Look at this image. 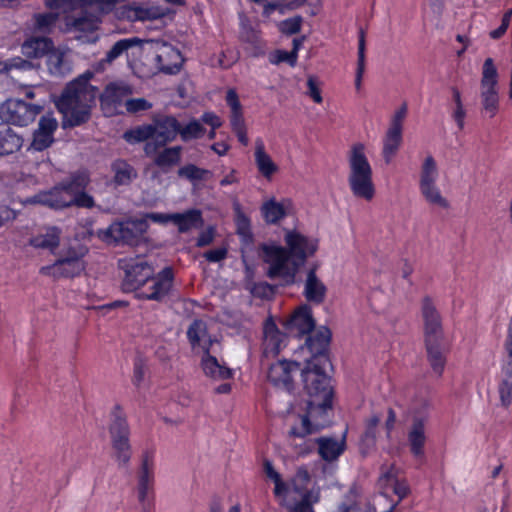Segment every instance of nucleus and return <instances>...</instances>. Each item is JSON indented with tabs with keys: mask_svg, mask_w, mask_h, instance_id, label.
<instances>
[{
	"mask_svg": "<svg viewBox=\"0 0 512 512\" xmlns=\"http://www.w3.org/2000/svg\"><path fill=\"white\" fill-rule=\"evenodd\" d=\"M331 338L330 330L326 327L320 328L314 335L307 338L306 344L311 353L318 355L309 362L302 372L305 389L308 393L307 414L301 418V427H293L290 435L304 438L314 432L310 418L318 414H324L331 407L332 389L330 379L325 373L329 364L328 358L323 355Z\"/></svg>",
	"mask_w": 512,
	"mask_h": 512,
	"instance_id": "1",
	"label": "nucleus"
},
{
	"mask_svg": "<svg viewBox=\"0 0 512 512\" xmlns=\"http://www.w3.org/2000/svg\"><path fill=\"white\" fill-rule=\"evenodd\" d=\"M284 240L287 249L264 244L261 251L262 259L267 264V276L288 285L295 282L300 267L317 251L318 241L294 230L287 231Z\"/></svg>",
	"mask_w": 512,
	"mask_h": 512,
	"instance_id": "2",
	"label": "nucleus"
},
{
	"mask_svg": "<svg viewBox=\"0 0 512 512\" xmlns=\"http://www.w3.org/2000/svg\"><path fill=\"white\" fill-rule=\"evenodd\" d=\"M89 183L90 178L86 172H77L52 189L30 197L27 202L42 204L53 209L71 206L91 209L96 205L93 197L85 192Z\"/></svg>",
	"mask_w": 512,
	"mask_h": 512,
	"instance_id": "3",
	"label": "nucleus"
},
{
	"mask_svg": "<svg viewBox=\"0 0 512 512\" xmlns=\"http://www.w3.org/2000/svg\"><path fill=\"white\" fill-rule=\"evenodd\" d=\"M88 73L71 81L56 102L58 110L64 116L65 125L74 127L86 122L95 103L97 91L89 80Z\"/></svg>",
	"mask_w": 512,
	"mask_h": 512,
	"instance_id": "4",
	"label": "nucleus"
},
{
	"mask_svg": "<svg viewBox=\"0 0 512 512\" xmlns=\"http://www.w3.org/2000/svg\"><path fill=\"white\" fill-rule=\"evenodd\" d=\"M179 121L173 116L155 117L152 123L136 126L127 130L123 138L130 144L146 141V155L156 154L157 150L176 139Z\"/></svg>",
	"mask_w": 512,
	"mask_h": 512,
	"instance_id": "5",
	"label": "nucleus"
},
{
	"mask_svg": "<svg viewBox=\"0 0 512 512\" xmlns=\"http://www.w3.org/2000/svg\"><path fill=\"white\" fill-rule=\"evenodd\" d=\"M348 184L352 194L366 201H371L375 195L372 166L362 143L351 146L348 156Z\"/></svg>",
	"mask_w": 512,
	"mask_h": 512,
	"instance_id": "6",
	"label": "nucleus"
},
{
	"mask_svg": "<svg viewBox=\"0 0 512 512\" xmlns=\"http://www.w3.org/2000/svg\"><path fill=\"white\" fill-rule=\"evenodd\" d=\"M439 177L440 171L436 159L432 154H426L419 169L418 185L420 194L429 205L448 209L450 203L438 185Z\"/></svg>",
	"mask_w": 512,
	"mask_h": 512,
	"instance_id": "7",
	"label": "nucleus"
},
{
	"mask_svg": "<svg viewBox=\"0 0 512 512\" xmlns=\"http://www.w3.org/2000/svg\"><path fill=\"white\" fill-rule=\"evenodd\" d=\"M498 70L492 58H487L482 66L480 80V103L482 113L493 118L499 110Z\"/></svg>",
	"mask_w": 512,
	"mask_h": 512,
	"instance_id": "8",
	"label": "nucleus"
},
{
	"mask_svg": "<svg viewBox=\"0 0 512 512\" xmlns=\"http://www.w3.org/2000/svg\"><path fill=\"white\" fill-rule=\"evenodd\" d=\"M125 271L123 290L139 292L155 273L154 267L143 257L124 258L119 261Z\"/></svg>",
	"mask_w": 512,
	"mask_h": 512,
	"instance_id": "9",
	"label": "nucleus"
},
{
	"mask_svg": "<svg viewBox=\"0 0 512 512\" xmlns=\"http://www.w3.org/2000/svg\"><path fill=\"white\" fill-rule=\"evenodd\" d=\"M148 229L145 219L112 223L107 229L100 230L98 236L107 243L124 242L133 244Z\"/></svg>",
	"mask_w": 512,
	"mask_h": 512,
	"instance_id": "10",
	"label": "nucleus"
},
{
	"mask_svg": "<svg viewBox=\"0 0 512 512\" xmlns=\"http://www.w3.org/2000/svg\"><path fill=\"white\" fill-rule=\"evenodd\" d=\"M42 110V104H29L20 99H8L0 106V118L13 125L27 126Z\"/></svg>",
	"mask_w": 512,
	"mask_h": 512,
	"instance_id": "11",
	"label": "nucleus"
},
{
	"mask_svg": "<svg viewBox=\"0 0 512 512\" xmlns=\"http://www.w3.org/2000/svg\"><path fill=\"white\" fill-rule=\"evenodd\" d=\"M309 479L306 471H299L293 479L292 493L286 501L279 498L283 505L289 507V512H314L312 503L319 500L318 491H305L304 483Z\"/></svg>",
	"mask_w": 512,
	"mask_h": 512,
	"instance_id": "12",
	"label": "nucleus"
},
{
	"mask_svg": "<svg viewBox=\"0 0 512 512\" xmlns=\"http://www.w3.org/2000/svg\"><path fill=\"white\" fill-rule=\"evenodd\" d=\"M187 337L193 351L203 354L221 352V343L216 336L210 333L207 323L203 320H194L187 330Z\"/></svg>",
	"mask_w": 512,
	"mask_h": 512,
	"instance_id": "13",
	"label": "nucleus"
},
{
	"mask_svg": "<svg viewBox=\"0 0 512 512\" xmlns=\"http://www.w3.org/2000/svg\"><path fill=\"white\" fill-rule=\"evenodd\" d=\"M132 89L125 83H110L100 97L101 107L107 116L124 114L126 101L129 100Z\"/></svg>",
	"mask_w": 512,
	"mask_h": 512,
	"instance_id": "14",
	"label": "nucleus"
},
{
	"mask_svg": "<svg viewBox=\"0 0 512 512\" xmlns=\"http://www.w3.org/2000/svg\"><path fill=\"white\" fill-rule=\"evenodd\" d=\"M174 274L170 267L164 268L157 275H153L139 292L137 298L162 301L172 290Z\"/></svg>",
	"mask_w": 512,
	"mask_h": 512,
	"instance_id": "15",
	"label": "nucleus"
},
{
	"mask_svg": "<svg viewBox=\"0 0 512 512\" xmlns=\"http://www.w3.org/2000/svg\"><path fill=\"white\" fill-rule=\"evenodd\" d=\"M153 49L158 68L166 74H175L179 72L183 57L180 51L163 40H153Z\"/></svg>",
	"mask_w": 512,
	"mask_h": 512,
	"instance_id": "16",
	"label": "nucleus"
},
{
	"mask_svg": "<svg viewBox=\"0 0 512 512\" xmlns=\"http://www.w3.org/2000/svg\"><path fill=\"white\" fill-rule=\"evenodd\" d=\"M299 368L297 362L280 360L270 365L267 378L274 386L290 391L293 387V374Z\"/></svg>",
	"mask_w": 512,
	"mask_h": 512,
	"instance_id": "17",
	"label": "nucleus"
},
{
	"mask_svg": "<svg viewBox=\"0 0 512 512\" xmlns=\"http://www.w3.org/2000/svg\"><path fill=\"white\" fill-rule=\"evenodd\" d=\"M118 2L119 0H45L49 9L60 10L63 13L88 6H96L101 13H108Z\"/></svg>",
	"mask_w": 512,
	"mask_h": 512,
	"instance_id": "18",
	"label": "nucleus"
},
{
	"mask_svg": "<svg viewBox=\"0 0 512 512\" xmlns=\"http://www.w3.org/2000/svg\"><path fill=\"white\" fill-rule=\"evenodd\" d=\"M220 354L221 352L212 353V351L200 354V367L203 374L214 381H223L233 377V371L219 359Z\"/></svg>",
	"mask_w": 512,
	"mask_h": 512,
	"instance_id": "19",
	"label": "nucleus"
},
{
	"mask_svg": "<svg viewBox=\"0 0 512 512\" xmlns=\"http://www.w3.org/2000/svg\"><path fill=\"white\" fill-rule=\"evenodd\" d=\"M427 424V414L415 415L408 430V443L410 451L417 458L424 455Z\"/></svg>",
	"mask_w": 512,
	"mask_h": 512,
	"instance_id": "20",
	"label": "nucleus"
},
{
	"mask_svg": "<svg viewBox=\"0 0 512 512\" xmlns=\"http://www.w3.org/2000/svg\"><path fill=\"white\" fill-rule=\"evenodd\" d=\"M424 321L425 339L443 337L441 317L430 297H424L421 303Z\"/></svg>",
	"mask_w": 512,
	"mask_h": 512,
	"instance_id": "21",
	"label": "nucleus"
},
{
	"mask_svg": "<svg viewBox=\"0 0 512 512\" xmlns=\"http://www.w3.org/2000/svg\"><path fill=\"white\" fill-rule=\"evenodd\" d=\"M58 127L57 120L52 115L41 117L38 129L33 134L30 149L43 151L53 143V135Z\"/></svg>",
	"mask_w": 512,
	"mask_h": 512,
	"instance_id": "22",
	"label": "nucleus"
},
{
	"mask_svg": "<svg viewBox=\"0 0 512 512\" xmlns=\"http://www.w3.org/2000/svg\"><path fill=\"white\" fill-rule=\"evenodd\" d=\"M85 269L84 262L77 260L69 261L64 258H59L55 263L48 266H43L40 273L45 276H50L55 279L70 278L80 275Z\"/></svg>",
	"mask_w": 512,
	"mask_h": 512,
	"instance_id": "23",
	"label": "nucleus"
},
{
	"mask_svg": "<svg viewBox=\"0 0 512 512\" xmlns=\"http://www.w3.org/2000/svg\"><path fill=\"white\" fill-rule=\"evenodd\" d=\"M254 162L259 174L267 181H271L273 176L279 171L278 165L266 151L265 144L261 138L255 140Z\"/></svg>",
	"mask_w": 512,
	"mask_h": 512,
	"instance_id": "24",
	"label": "nucleus"
},
{
	"mask_svg": "<svg viewBox=\"0 0 512 512\" xmlns=\"http://www.w3.org/2000/svg\"><path fill=\"white\" fill-rule=\"evenodd\" d=\"M285 335L278 329L272 319H267L263 328L264 354L276 355L285 346Z\"/></svg>",
	"mask_w": 512,
	"mask_h": 512,
	"instance_id": "25",
	"label": "nucleus"
},
{
	"mask_svg": "<svg viewBox=\"0 0 512 512\" xmlns=\"http://www.w3.org/2000/svg\"><path fill=\"white\" fill-rule=\"evenodd\" d=\"M314 327L315 321L312 317L311 308L308 305H302L296 309L287 321L288 330L298 335L308 334Z\"/></svg>",
	"mask_w": 512,
	"mask_h": 512,
	"instance_id": "26",
	"label": "nucleus"
},
{
	"mask_svg": "<svg viewBox=\"0 0 512 512\" xmlns=\"http://www.w3.org/2000/svg\"><path fill=\"white\" fill-rule=\"evenodd\" d=\"M292 203L289 199L277 201L274 197L263 202L261 214L268 224H276L283 219L291 210Z\"/></svg>",
	"mask_w": 512,
	"mask_h": 512,
	"instance_id": "27",
	"label": "nucleus"
},
{
	"mask_svg": "<svg viewBox=\"0 0 512 512\" xmlns=\"http://www.w3.org/2000/svg\"><path fill=\"white\" fill-rule=\"evenodd\" d=\"M64 24L66 32H93L98 29L100 17L86 12L79 17L67 15L64 18Z\"/></svg>",
	"mask_w": 512,
	"mask_h": 512,
	"instance_id": "28",
	"label": "nucleus"
},
{
	"mask_svg": "<svg viewBox=\"0 0 512 512\" xmlns=\"http://www.w3.org/2000/svg\"><path fill=\"white\" fill-rule=\"evenodd\" d=\"M326 293L327 287L316 275L315 269L309 270L304 283L303 295L305 298L309 302L321 304L326 298Z\"/></svg>",
	"mask_w": 512,
	"mask_h": 512,
	"instance_id": "29",
	"label": "nucleus"
},
{
	"mask_svg": "<svg viewBox=\"0 0 512 512\" xmlns=\"http://www.w3.org/2000/svg\"><path fill=\"white\" fill-rule=\"evenodd\" d=\"M425 343L429 363L433 371L437 375H441L446 363L444 338H428L425 339Z\"/></svg>",
	"mask_w": 512,
	"mask_h": 512,
	"instance_id": "30",
	"label": "nucleus"
},
{
	"mask_svg": "<svg viewBox=\"0 0 512 512\" xmlns=\"http://www.w3.org/2000/svg\"><path fill=\"white\" fill-rule=\"evenodd\" d=\"M60 236V229L57 227H47L33 236L29 240V244L36 249L53 252L60 244Z\"/></svg>",
	"mask_w": 512,
	"mask_h": 512,
	"instance_id": "31",
	"label": "nucleus"
},
{
	"mask_svg": "<svg viewBox=\"0 0 512 512\" xmlns=\"http://www.w3.org/2000/svg\"><path fill=\"white\" fill-rule=\"evenodd\" d=\"M403 143V132L386 129L382 138V157L388 165L397 155Z\"/></svg>",
	"mask_w": 512,
	"mask_h": 512,
	"instance_id": "32",
	"label": "nucleus"
},
{
	"mask_svg": "<svg viewBox=\"0 0 512 512\" xmlns=\"http://www.w3.org/2000/svg\"><path fill=\"white\" fill-rule=\"evenodd\" d=\"M109 434L112 441L129 440L130 429L126 415L119 406H115L111 414Z\"/></svg>",
	"mask_w": 512,
	"mask_h": 512,
	"instance_id": "33",
	"label": "nucleus"
},
{
	"mask_svg": "<svg viewBox=\"0 0 512 512\" xmlns=\"http://www.w3.org/2000/svg\"><path fill=\"white\" fill-rule=\"evenodd\" d=\"M53 42L47 37H30L21 47L22 54L27 58H41L51 50Z\"/></svg>",
	"mask_w": 512,
	"mask_h": 512,
	"instance_id": "34",
	"label": "nucleus"
},
{
	"mask_svg": "<svg viewBox=\"0 0 512 512\" xmlns=\"http://www.w3.org/2000/svg\"><path fill=\"white\" fill-rule=\"evenodd\" d=\"M23 145V139L7 124H0V156L17 152Z\"/></svg>",
	"mask_w": 512,
	"mask_h": 512,
	"instance_id": "35",
	"label": "nucleus"
},
{
	"mask_svg": "<svg viewBox=\"0 0 512 512\" xmlns=\"http://www.w3.org/2000/svg\"><path fill=\"white\" fill-rule=\"evenodd\" d=\"M122 14L130 21H145L158 19L165 15L164 11L161 8L155 6H127L123 9Z\"/></svg>",
	"mask_w": 512,
	"mask_h": 512,
	"instance_id": "36",
	"label": "nucleus"
},
{
	"mask_svg": "<svg viewBox=\"0 0 512 512\" xmlns=\"http://www.w3.org/2000/svg\"><path fill=\"white\" fill-rule=\"evenodd\" d=\"M171 222L178 227L179 232L184 233L201 224V213L196 209L187 210L183 213H173Z\"/></svg>",
	"mask_w": 512,
	"mask_h": 512,
	"instance_id": "37",
	"label": "nucleus"
},
{
	"mask_svg": "<svg viewBox=\"0 0 512 512\" xmlns=\"http://www.w3.org/2000/svg\"><path fill=\"white\" fill-rule=\"evenodd\" d=\"M319 454L324 460L332 461L337 459L345 449L344 439L319 438L317 440Z\"/></svg>",
	"mask_w": 512,
	"mask_h": 512,
	"instance_id": "38",
	"label": "nucleus"
},
{
	"mask_svg": "<svg viewBox=\"0 0 512 512\" xmlns=\"http://www.w3.org/2000/svg\"><path fill=\"white\" fill-rule=\"evenodd\" d=\"M47 67L49 72L55 76H63L68 73L70 65L65 59V52L52 45L51 50L47 53Z\"/></svg>",
	"mask_w": 512,
	"mask_h": 512,
	"instance_id": "39",
	"label": "nucleus"
},
{
	"mask_svg": "<svg viewBox=\"0 0 512 512\" xmlns=\"http://www.w3.org/2000/svg\"><path fill=\"white\" fill-rule=\"evenodd\" d=\"M264 472L275 484V496L277 498H283V500L286 501L287 497L292 493L293 480L290 484L283 482L281 475L274 469L272 463L268 460L264 462Z\"/></svg>",
	"mask_w": 512,
	"mask_h": 512,
	"instance_id": "40",
	"label": "nucleus"
},
{
	"mask_svg": "<svg viewBox=\"0 0 512 512\" xmlns=\"http://www.w3.org/2000/svg\"><path fill=\"white\" fill-rule=\"evenodd\" d=\"M112 170L114 172V181L118 185H128L137 177L136 170L123 160L115 161L112 165Z\"/></svg>",
	"mask_w": 512,
	"mask_h": 512,
	"instance_id": "41",
	"label": "nucleus"
},
{
	"mask_svg": "<svg viewBox=\"0 0 512 512\" xmlns=\"http://www.w3.org/2000/svg\"><path fill=\"white\" fill-rule=\"evenodd\" d=\"M141 39L137 37L121 39L117 41L112 48L106 53V56L103 60H101L100 65L104 63L111 64L115 59L120 57L124 52H126L129 48L137 46L141 43Z\"/></svg>",
	"mask_w": 512,
	"mask_h": 512,
	"instance_id": "42",
	"label": "nucleus"
},
{
	"mask_svg": "<svg viewBox=\"0 0 512 512\" xmlns=\"http://www.w3.org/2000/svg\"><path fill=\"white\" fill-rule=\"evenodd\" d=\"M180 155L179 146L165 148L155 156L154 163L161 168H170L180 161Z\"/></svg>",
	"mask_w": 512,
	"mask_h": 512,
	"instance_id": "43",
	"label": "nucleus"
},
{
	"mask_svg": "<svg viewBox=\"0 0 512 512\" xmlns=\"http://www.w3.org/2000/svg\"><path fill=\"white\" fill-rule=\"evenodd\" d=\"M58 13H38L33 16V29L35 32L50 33L56 24Z\"/></svg>",
	"mask_w": 512,
	"mask_h": 512,
	"instance_id": "44",
	"label": "nucleus"
},
{
	"mask_svg": "<svg viewBox=\"0 0 512 512\" xmlns=\"http://www.w3.org/2000/svg\"><path fill=\"white\" fill-rule=\"evenodd\" d=\"M113 457L119 466L125 467L130 462L132 450L129 440L112 441Z\"/></svg>",
	"mask_w": 512,
	"mask_h": 512,
	"instance_id": "45",
	"label": "nucleus"
},
{
	"mask_svg": "<svg viewBox=\"0 0 512 512\" xmlns=\"http://www.w3.org/2000/svg\"><path fill=\"white\" fill-rule=\"evenodd\" d=\"M178 134L183 141H190L201 138L205 134V128L199 120L192 119L184 126L179 123Z\"/></svg>",
	"mask_w": 512,
	"mask_h": 512,
	"instance_id": "46",
	"label": "nucleus"
},
{
	"mask_svg": "<svg viewBox=\"0 0 512 512\" xmlns=\"http://www.w3.org/2000/svg\"><path fill=\"white\" fill-rule=\"evenodd\" d=\"M395 478V474L393 469H390L387 472H383L382 479L386 480L387 483H390L392 486L393 492L398 496L399 501H401L403 498H405L409 492V486L405 481H399Z\"/></svg>",
	"mask_w": 512,
	"mask_h": 512,
	"instance_id": "47",
	"label": "nucleus"
},
{
	"mask_svg": "<svg viewBox=\"0 0 512 512\" xmlns=\"http://www.w3.org/2000/svg\"><path fill=\"white\" fill-rule=\"evenodd\" d=\"M381 421L379 414H372L365 422V431L362 436V441L367 445H373L377 436V427Z\"/></svg>",
	"mask_w": 512,
	"mask_h": 512,
	"instance_id": "48",
	"label": "nucleus"
},
{
	"mask_svg": "<svg viewBox=\"0 0 512 512\" xmlns=\"http://www.w3.org/2000/svg\"><path fill=\"white\" fill-rule=\"evenodd\" d=\"M210 174L209 170L199 168L196 165L188 164L178 170V175L189 181L204 180Z\"/></svg>",
	"mask_w": 512,
	"mask_h": 512,
	"instance_id": "49",
	"label": "nucleus"
},
{
	"mask_svg": "<svg viewBox=\"0 0 512 512\" xmlns=\"http://www.w3.org/2000/svg\"><path fill=\"white\" fill-rule=\"evenodd\" d=\"M407 113V104H401L397 109L394 110L393 114L391 115L387 129L403 132Z\"/></svg>",
	"mask_w": 512,
	"mask_h": 512,
	"instance_id": "50",
	"label": "nucleus"
},
{
	"mask_svg": "<svg viewBox=\"0 0 512 512\" xmlns=\"http://www.w3.org/2000/svg\"><path fill=\"white\" fill-rule=\"evenodd\" d=\"M88 249L78 241L71 243L67 248L62 251L61 258L73 261L74 259L78 262H84L83 258L87 254Z\"/></svg>",
	"mask_w": 512,
	"mask_h": 512,
	"instance_id": "51",
	"label": "nucleus"
},
{
	"mask_svg": "<svg viewBox=\"0 0 512 512\" xmlns=\"http://www.w3.org/2000/svg\"><path fill=\"white\" fill-rule=\"evenodd\" d=\"M153 107V104L145 98H131L126 101V107L124 109V113L129 114H137L140 112H144L150 110Z\"/></svg>",
	"mask_w": 512,
	"mask_h": 512,
	"instance_id": "52",
	"label": "nucleus"
},
{
	"mask_svg": "<svg viewBox=\"0 0 512 512\" xmlns=\"http://www.w3.org/2000/svg\"><path fill=\"white\" fill-rule=\"evenodd\" d=\"M153 485L137 484V498L141 506V512H151L152 501L149 498V492Z\"/></svg>",
	"mask_w": 512,
	"mask_h": 512,
	"instance_id": "53",
	"label": "nucleus"
},
{
	"mask_svg": "<svg viewBox=\"0 0 512 512\" xmlns=\"http://www.w3.org/2000/svg\"><path fill=\"white\" fill-rule=\"evenodd\" d=\"M234 208L236 213L235 222L237 226V231L241 236L246 237L250 233V219L241 210L239 204H235Z\"/></svg>",
	"mask_w": 512,
	"mask_h": 512,
	"instance_id": "54",
	"label": "nucleus"
},
{
	"mask_svg": "<svg viewBox=\"0 0 512 512\" xmlns=\"http://www.w3.org/2000/svg\"><path fill=\"white\" fill-rule=\"evenodd\" d=\"M365 33L361 29L359 32L358 39V59H357V68H356V77L363 78L365 72Z\"/></svg>",
	"mask_w": 512,
	"mask_h": 512,
	"instance_id": "55",
	"label": "nucleus"
},
{
	"mask_svg": "<svg viewBox=\"0 0 512 512\" xmlns=\"http://www.w3.org/2000/svg\"><path fill=\"white\" fill-rule=\"evenodd\" d=\"M501 406L507 408L512 403V380L501 379L498 386Z\"/></svg>",
	"mask_w": 512,
	"mask_h": 512,
	"instance_id": "56",
	"label": "nucleus"
},
{
	"mask_svg": "<svg viewBox=\"0 0 512 512\" xmlns=\"http://www.w3.org/2000/svg\"><path fill=\"white\" fill-rule=\"evenodd\" d=\"M269 61L271 64L278 65L282 62L289 63L292 67L296 65L297 56L296 52H286L277 50L269 55Z\"/></svg>",
	"mask_w": 512,
	"mask_h": 512,
	"instance_id": "57",
	"label": "nucleus"
},
{
	"mask_svg": "<svg viewBox=\"0 0 512 512\" xmlns=\"http://www.w3.org/2000/svg\"><path fill=\"white\" fill-rule=\"evenodd\" d=\"M307 88H308V90H307L308 96L311 97L315 103H318V104L322 103L323 98L321 95L319 82L315 76H313V75L308 76Z\"/></svg>",
	"mask_w": 512,
	"mask_h": 512,
	"instance_id": "58",
	"label": "nucleus"
},
{
	"mask_svg": "<svg viewBox=\"0 0 512 512\" xmlns=\"http://www.w3.org/2000/svg\"><path fill=\"white\" fill-rule=\"evenodd\" d=\"M240 38L242 41L256 44L259 39L258 32L253 29L246 21H241Z\"/></svg>",
	"mask_w": 512,
	"mask_h": 512,
	"instance_id": "59",
	"label": "nucleus"
},
{
	"mask_svg": "<svg viewBox=\"0 0 512 512\" xmlns=\"http://www.w3.org/2000/svg\"><path fill=\"white\" fill-rule=\"evenodd\" d=\"M466 114L467 111L464 104L451 106V117L455 121L459 130H463L465 127Z\"/></svg>",
	"mask_w": 512,
	"mask_h": 512,
	"instance_id": "60",
	"label": "nucleus"
},
{
	"mask_svg": "<svg viewBox=\"0 0 512 512\" xmlns=\"http://www.w3.org/2000/svg\"><path fill=\"white\" fill-rule=\"evenodd\" d=\"M301 28V20L299 18H290L281 22L280 30L285 34H295Z\"/></svg>",
	"mask_w": 512,
	"mask_h": 512,
	"instance_id": "61",
	"label": "nucleus"
},
{
	"mask_svg": "<svg viewBox=\"0 0 512 512\" xmlns=\"http://www.w3.org/2000/svg\"><path fill=\"white\" fill-rule=\"evenodd\" d=\"M226 102L231 109V113L242 112V106L238 95L234 89H229L226 94Z\"/></svg>",
	"mask_w": 512,
	"mask_h": 512,
	"instance_id": "62",
	"label": "nucleus"
},
{
	"mask_svg": "<svg viewBox=\"0 0 512 512\" xmlns=\"http://www.w3.org/2000/svg\"><path fill=\"white\" fill-rule=\"evenodd\" d=\"M155 452L152 449H146L141 454V470L154 471Z\"/></svg>",
	"mask_w": 512,
	"mask_h": 512,
	"instance_id": "63",
	"label": "nucleus"
},
{
	"mask_svg": "<svg viewBox=\"0 0 512 512\" xmlns=\"http://www.w3.org/2000/svg\"><path fill=\"white\" fill-rule=\"evenodd\" d=\"M31 68H32V63L27 60H24L20 57L10 59L5 63V69L7 71H10L12 69L28 70Z\"/></svg>",
	"mask_w": 512,
	"mask_h": 512,
	"instance_id": "64",
	"label": "nucleus"
}]
</instances>
